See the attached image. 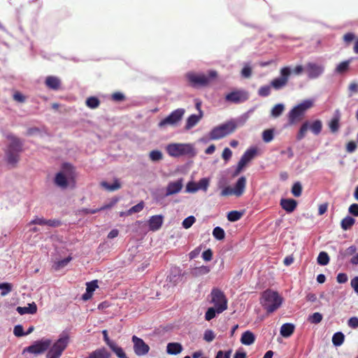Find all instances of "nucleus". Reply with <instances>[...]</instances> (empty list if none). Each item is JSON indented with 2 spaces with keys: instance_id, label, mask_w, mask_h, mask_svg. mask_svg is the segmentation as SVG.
<instances>
[{
  "instance_id": "nucleus-1",
  "label": "nucleus",
  "mask_w": 358,
  "mask_h": 358,
  "mask_svg": "<svg viewBox=\"0 0 358 358\" xmlns=\"http://www.w3.org/2000/svg\"><path fill=\"white\" fill-rule=\"evenodd\" d=\"M282 301V298L277 292L267 289L262 293L260 303L267 313L270 314L280 307Z\"/></svg>"
},
{
  "instance_id": "nucleus-2",
  "label": "nucleus",
  "mask_w": 358,
  "mask_h": 358,
  "mask_svg": "<svg viewBox=\"0 0 358 358\" xmlns=\"http://www.w3.org/2000/svg\"><path fill=\"white\" fill-rule=\"evenodd\" d=\"M7 138L10 141L6 151L7 162L8 164L15 166L20 161V153L23 151L22 142L13 135H8Z\"/></svg>"
},
{
  "instance_id": "nucleus-3",
  "label": "nucleus",
  "mask_w": 358,
  "mask_h": 358,
  "mask_svg": "<svg viewBox=\"0 0 358 358\" xmlns=\"http://www.w3.org/2000/svg\"><path fill=\"white\" fill-rule=\"evenodd\" d=\"M70 342V337L66 333H63L59 338L48 348L45 358H60L63 352Z\"/></svg>"
},
{
  "instance_id": "nucleus-4",
  "label": "nucleus",
  "mask_w": 358,
  "mask_h": 358,
  "mask_svg": "<svg viewBox=\"0 0 358 358\" xmlns=\"http://www.w3.org/2000/svg\"><path fill=\"white\" fill-rule=\"evenodd\" d=\"M237 127L236 122L233 120L228 121L217 127H214L209 133V138L211 140H218L234 132Z\"/></svg>"
},
{
  "instance_id": "nucleus-5",
  "label": "nucleus",
  "mask_w": 358,
  "mask_h": 358,
  "mask_svg": "<svg viewBox=\"0 0 358 358\" xmlns=\"http://www.w3.org/2000/svg\"><path fill=\"white\" fill-rule=\"evenodd\" d=\"M187 79L192 87H204L208 85L210 82L217 77V72L210 71L208 75L196 74L194 73H188L186 75Z\"/></svg>"
},
{
  "instance_id": "nucleus-6",
  "label": "nucleus",
  "mask_w": 358,
  "mask_h": 358,
  "mask_svg": "<svg viewBox=\"0 0 358 358\" xmlns=\"http://www.w3.org/2000/svg\"><path fill=\"white\" fill-rule=\"evenodd\" d=\"M74 175V167L70 164L64 163L62 165V171L55 176V183L59 187L66 188L68 186V179L73 178Z\"/></svg>"
},
{
  "instance_id": "nucleus-7",
  "label": "nucleus",
  "mask_w": 358,
  "mask_h": 358,
  "mask_svg": "<svg viewBox=\"0 0 358 358\" xmlns=\"http://www.w3.org/2000/svg\"><path fill=\"white\" fill-rule=\"evenodd\" d=\"M313 106L311 100H305L293 108L289 113L288 119L290 124H296L301 121L305 112Z\"/></svg>"
},
{
  "instance_id": "nucleus-8",
  "label": "nucleus",
  "mask_w": 358,
  "mask_h": 358,
  "mask_svg": "<svg viewBox=\"0 0 358 358\" xmlns=\"http://www.w3.org/2000/svg\"><path fill=\"white\" fill-rule=\"evenodd\" d=\"M167 153L174 157L184 155H194V148L190 144L171 143L166 147Z\"/></svg>"
},
{
  "instance_id": "nucleus-9",
  "label": "nucleus",
  "mask_w": 358,
  "mask_h": 358,
  "mask_svg": "<svg viewBox=\"0 0 358 358\" xmlns=\"http://www.w3.org/2000/svg\"><path fill=\"white\" fill-rule=\"evenodd\" d=\"M210 303L217 308V314H220L227 309V299L224 293L219 288L214 287L210 292Z\"/></svg>"
},
{
  "instance_id": "nucleus-10",
  "label": "nucleus",
  "mask_w": 358,
  "mask_h": 358,
  "mask_svg": "<svg viewBox=\"0 0 358 358\" xmlns=\"http://www.w3.org/2000/svg\"><path fill=\"white\" fill-rule=\"evenodd\" d=\"M185 110L184 108H177L173 110L167 117L162 120L158 126L159 128H164L167 126H176L182 120Z\"/></svg>"
},
{
  "instance_id": "nucleus-11",
  "label": "nucleus",
  "mask_w": 358,
  "mask_h": 358,
  "mask_svg": "<svg viewBox=\"0 0 358 358\" xmlns=\"http://www.w3.org/2000/svg\"><path fill=\"white\" fill-rule=\"evenodd\" d=\"M52 345V341L49 338H42L40 341H35L32 345L25 348L22 354L26 352L34 354L35 355H41L46 352Z\"/></svg>"
},
{
  "instance_id": "nucleus-12",
  "label": "nucleus",
  "mask_w": 358,
  "mask_h": 358,
  "mask_svg": "<svg viewBox=\"0 0 358 358\" xmlns=\"http://www.w3.org/2000/svg\"><path fill=\"white\" fill-rule=\"evenodd\" d=\"M291 73L292 71L289 67L285 66L282 68L280 71V76L272 80L271 86L276 90L283 88L287 85Z\"/></svg>"
},
{
  "instance_id": "nucleus-13",
  "label": "nucleus",
  "mask_w": 358,
  "mask_h": 358,
  "mask_svg": "<svg viewBox=\"0 0 358 358\" xmlns=\"http://www.w3.org/2000/svg\"><path fill=\"white\" fill-rule=\"evenodd\" d=\"M305 71L308 78L315 79L320 77L324 71V67L322 64L314 62H308L305 66Z\"/></svg>"
},
{
  "instance_id": "nucleus-14",
  "label": "nucleus",
  "mask_w": 358,
  "mask_h": 358,
  "mask_svg": "<svg viewBox=\"0 0 358 358\" xmlns=\"http://www.w3.org/2000/svg\"><path fill=\"white\" fill-rule=\"evenodd\" d=\"M257 155L256 148H250L247 150L242 155L239 160L234 175H238L248 163H249Z\"/></svg>"
},
{
  "instance_id": "nucleus-15",
  "label": "nucleus",
  "mask_w": 358,
  "mask_h": 358,
  "mask_svg": "<svg viewBox=\"0 0 358 358\" xmlns=\"http://www.w3.org/2000/svg\"><path fill=\"white\" fill-rule=\"evenodd\" d=\"M132 342L134 343V350L138 356H143L146 355L149 350L150 347L144 341L136 336H132Z\"/></svg>"
},
{
  "instance_id": "nucleus-16",
  "label": "nucleus",
  "mask_w": 358,
  "mask_h": 358,
  "mask_svg": "<svg viewBox=\"0 0 358 358\" xmlns=\"http://www.w3.org/2000/svg\"><path fill=\"white\" fill-rule=\"evenodd\" d=\"M249 98V94L244 90L233 91L226 95L225 99L227 101L232 103H241L247 101Z\"/></svg>"
},
{
  "instance_id": "nucleus-17",
  "label": "nucleus",
  "mask_w": 358,
  "mask_h": 358,
  "mask_svg": "<svg viewBox=\"0 0 358 358\" xmlns=\"http://www.w3.org/2000/svg\"><path fill=\"white\" fill-rule=\"evenodd\" d=\"M341 114L338 109L336 110L332 118L328 123L329 128L331 133L336 134L340 129Z\"/></svg>"
},
{
  "instance_id": "nucleus-18",
  "label": "nucleus",
  "mask_w": 358,
  "mask_h": 358,
  "mask_svg": "<svg viewBox=\"0 0 358 358\" xmlns=\"http://www.w3.org/2000/svg\"><path fill=\"white\" fill-rule=\"evenodd\" d=\"M182 179L170 182L166 187V196H170L180 192L182 188Z\"/></svg>"
},
{
  "instance_id": "nucleus-19",
  "label": "nucleus",
  "mask_w": 358,
  "mask_h": 358,
  "mask_svg": "<svg viewBox=\"0 0 358 358\" xmlns=\"http://www.w3.org/2000/svg\"><path fill=\"white\" fill-rule=\"evenodd\" d=\"M164 217L162 215L151 216L148 220L150 230L155 231L159 230L163 224Z\"/></svg>"
},
{
  "instance_id": "nucleus-20",
  "label": "nucleus",
  "mask_w": 358,
  "mask_h": 358,
  "mask_svg": "<svg viewBox=\"0 0 358 358\" xmlns=\"http://www.w3.org/2000/svg\"><path fill=\"white\" fill-rule=\"evenodd\" d=\"M246 187V178L245 176H241L239 178L236 182L234 189V195L237 197H239L243 194L245 192Z\"/></svg>"
},
{
  "instance_id": "nucleus-21",
  "label": "nucleus",
  "mask_w": 358,
  "mask_h": 358,
  "mask_svg": "<svg viewBox=\"0 0 358 358\" xmlns=\"http://www.w3.org/2000/svg\"><path fill=\"white\" fill-rule=\"evenodd\" d=\"M45 84L48 88L57 91L61 89L62 82L59 78L49 76L45 78Z\"/></svg>"
},
{
  "instance_id": "nucleus-22",
  "label": "nucleus",
  "mask_w": 358,
  "mask_h": 358,
  "mask_svg": "<svg viewBox=\"0 0 358 358\" xmlns=\"http://www.w3.org/2000/svg\"><path fill=\"white\" fill-rule=\"evenodd\" d=\"M280 206L286 212L292 213L297 206V202L293 199H282Z\"/></svg>"
},
{
  "instance_id": "nucleus-23",
  "label": "nucleus",
  "mask_w": 358,
  "mask_h": 358,
  "mask_svg": "<svg viewBox=\"0 0 358 358\" xmlns=\"http://www.w3.org/2000/svg\"><path fill=\"white\" fill-rule=\"evenodd\" d=\"M295 327L292 323L283 324L280 327V334L282 337L288 338L291 336L294 331Z\"/></svg>"
},
{
  "instance_id": "nucleus-24",
  "label": "nucleus",
  "mask_w": 358,
  "mask_h": 358,
  "mask_svg": "<svg viewBox=\"0 0 358 358\" xmlns=\"http://www.w3.org/2000/svg\"><path fill=\"white\" fill-rule=\"evenodd\" d=\"M202 117V115H191L189 116L186 120V124L185 126V130H189L192 127H194L195 125L198 124V122L200 121L201 118Z\"/></svg>"
},
{
  "instance_id": "nucleus-25",
  "label": "nucleus",
  "mask_w": 358,
  "mask_h": 358,
  "mask_svg": "<svg viewBox=\"0 0 358 358\" xmlns=\"http://www.w3.org/2000/svg\"><path fill=\"white\" fill-rule=\"evenodd\" d=\"M110 353L104 348L97 349L90 354L87 358H110Z\"/></svg>"
},
{
  "instance_id": "nucleus-26",
  "label": "nucleus",
  "mask_w": 358,
  "mask_h": 358,
  "mask_svg": "<svg viewBox=\"0 0 358 358\" xmlns=\"http://www.w3.org/2000/svg\"><path fill=\"white\" fill-rule=\"evenodd\" d=\"M343 38L346 45H349L352 41L355 39L353 50L355 53L358 54V37L356 38L355 34L352 32H348L344 34Z\"/></svg>"
},
{
  "instance_id": "nucleus-27",
  "label": "nucleus",
  "mask_w": 358,
  "mask_h": 358,
  "mask_svg": "<svg viewBox=\"0 0 358 358\" xmlns=\"http://www.w3.org/2000/svg\"><path fill=\"white\" fill-rule=\"evenodd\" d=\"M255 341V336L254 334L250 331H245L241 338V342L243 345H250Z\"/></svg>"
},
{
  "instance_id": "nucleus-28",
  "label": "nucleus",
  "mask_w": 358,
  "mask_h": 358,
  "mask_svg": "<svg viewBox=\"0 0 358 358\" xmlns=\"http://www.w3.org/2000/svg\"><path fill=\"white\" fill-rule=\"evenodd\" d=\"M182 350V346L179 343H169L166 347V351L170 355H178Z\"/></svg>"
},
{
  "instance_id": "nucleus-29",
  "label": "nucleus",
  "mask_w": 358,
  "mask_h": 358,
  "mask_svg": "<svg viewBox=\"0 0 358 358\" xmlns=\"http://www.w3.org/2000/svg\"><path fill=\"white\" fill-rule=\"evenodd\" d=\"M101 185L102 187H103L104 189L109 192H114L121 188V184L118 179H115L112 185L109 184L106 181H103L101 182Z\"/></svg>"
},
{
  "instance_id": "nucleus-30",
  "label": "nucleus",
  "mask_w": 358,
  "mask_h": 358,
  "mask_svg": "<svg viewBox=\"0 0 358 358\" xmlns=\"http://www.w3.org/2000/svg\"><path fill=\"white\" fill-rule=\"evenodd\" d=\"M17 311L20 315H24L26 313L34 314V313H36L37 307L34 303H29L28 307H20V306L17 307Z\"/></svg>"
},
{
  "instance_id": "nucleus-31",
  "label": "nucleus",
  "mask_w": 358,
  "mask_h": 358,
  "mask_svg": "<svg viewBox=\"0 0 358 358\" xmlns=\"http://www.w3.org/2000/svg\"><path fill=\"white\" fill-rule=\"evenodd\" d=\"M111 350L116 355V356L119 358H128L124 350L118 346L115 343H111V345L109 346Z\"/></svg>"
},
{
  "instance_id": "nucleus-32",
  "label": "nucleus",
  "mask_w": 358,
  "mask_h": 358,
  "mask_svg": "<svg viewBox=\"0 0 358 358\" xmlns=\"http://www.w3.org/2000/svg\"><path fill=\"white\" fill-rule=\"evenodd\" d=\"M309 125L310 122L308 121H306L305 122L303 123L296 135V138L298 141H301L306 136V133L309 129Z\"/></svg>"
},
{
  "instance_id": "nucleus-33",
  "label": "nucleus",
  "mask_w": 358,
  "mask_h": 358,
  "mask_svg": "<svg viewBox=\"0 0 358 358\" xmlns=\"http://www.w3.org/2000/svg\"><path fill=\"white\" fill-rule=\"evenodd\" d=\"M309 129L315 135H318L320 134L322 129V123L321 120H315L311 124L309 125Z\"/></svg>"
},
{
  "instance_id": "nucleus-34",
  "label": "nucleus",
  "mask_w": 358,
  "mask_h": 358,
  "mask_svg": "<svg viewBox=\"0 0 358 358\" xmlns=\"http://www.w3.org/2000/svg\"><path fill=\"white\" fill-rule=\"evenodd\" d=\"M355 220L350 217V216H346L341 220V228L343 230H348L355 224Z\"/></svg>"
},
{
  "instance_id": "nucleus-35",
  "label": "nucleus",
  "mask_w": 358,
  "mask_h": 358,
  "mask_svg": "<svg viewBox=\"0 0 358 358\" xmlns=\"http://www.w3.org/2000/svg\"><path fill=\"white\" fill-rule=\"evenodd\" d=\"M351 59L345 60L341 62L336 68L338 73L343 74L348 71Z\"/></svg>"
},
{
  "instance_id": "nucleus-36",
  "label": "nucleus",
  "mask_w": 358,
  "mask_h": 358,
  "mask_svg": "<svg viewBox=\"0 0 358 358\" xmlns=\"http://www.w3.org/2000/svg\"><path fill=\"white\" fill-rule=\"evenodd\" d=\"M345 340V336L342 332H336L332 337V343L335 346L341 345Z\"/></svg>"
},
{
  "instance_id": "nucleus-37",
  "label": "nucleus",
  "mask_w": 358,
  "mask_h": 358,
  "mask_svg": "<svg viewBox=\"0 0 358 358\" xmlns=\"http://www.w3.org/2000/svg\"><path fill=\"white\" fill-rule=\"evenodd\" d=\"M86 105L87 107L92 109L96 108L100 105V101L95 96H90L86 100Z\"/></svg>"
},
{
  "instance_id": "nucleus-38",
  "label": "nucleus",
  "mask_w": 358,
  "mask_h": 358,
  "mask_svg": "<svg viewBox=\"0 0 358 358\" xmlns=\"http://www.w3.org/2000/svg\"><path fill=\"white\" fill-rule=\"evenodd\" d=\"M317 261L320 265L326 266L329 262V257L326 252H320Z\"/></svg>"
},
{
  "instance_id": "nucleus-39",
  "label": "nucleus",
  "mask_w": 358,
  "mask_h": 358,
  "mask_svg": "<svg viewBox=\"0 0 358 358\" xmlns=\"http://www.w3.org/2000/svg\"><path fill=\"white\" fill-rule=\"evenodd\" d=\"M117 200L114 201H112L110 202L109 204H107V205H104L103 206H101V208H95V209H85L84 210V212L85 213H90V214H94L97 212H99L101 210H103L105 209H108V208H111L112 206H113L115 205V203H116Z\"/></svg>"
},
{
  "instance_id": "nucleus-40",
  "label": "nucleus",
  "mask_w": 358,
  "mask_h": 358,
  "mask_svg": "<svg viewBox=\"0 0 358 358\" xmlns=\"http://www.w3.org/2000/svg\"><path fill=\"white\" fill-rule=\"evenodd\" d=\"M213 236L217 240H223L225 237V232L220 227H216L213 230Z\"/></svg>"
},
{
  "instance_id": "nucleus-41",
  "label": "nucleus",
  "mask_w": 358,
  "mask_h": 358,
  "mask_svg": "<svg viewBox=\"0 0 358 358\" xmlns=\"http://www.w3.org/2000/svg\"><path fill=\"white\" fill-rule=\"evenodd\" d=\"M196 184L198 190L201 189L206 192L210 185V179L208 178H203L199 180Z\"/></svg>"
},
{
  "instance_id": "nucleus-42",
  "label": "nucleus",
  "mask_w": 358,
  "mask_h": 358,
  "mask_svg": "<svg viewBox=\"0 0 358 358\" xmlns=\"http://www.w3.org/2000/svg\"><path fill=\"white\" fill-rule=\"evenodd\" d=\"M243 215V213L237 210H231L227 214V219L230 222H236L239 220Z\"/></svg>"
},
{
  "instance_id": "nucleus-43",
  "label": "nucleus",
  "mask_w": 358,
  "mask_h": 358,
  "mask_svg": "<svg viewBox=\"0 0 358 358\" xmlns=\"http://www.w3.org/2000/svg\"><path fill=\"white\" fill-rule=\"evenodd\" d=\"M13 285L8 282L0 283L1 296H4L11 292Z\"/></svg>"
},
{
  "instance_id": "nucleus-44",
  "label": "nucleus",
  "mask_w": 358,
  "mask_h": 358,
  "mask_svg": "<svg viewBox=\"0 0 358 358\" xmlns=\"http://www.w3.org/2000/svg\"><path fill=\"white\" fill-rule=\"evenodd\" d=\"M285 109L284 105L282 103H278L273 106L271 110V115L277 117L280 116Z\"/></svg>"
},
{
  "instance_id": "nucleus-45",
  "label": "nucleus",
  "mask_w": 358,
  "mask_h": 358,
  "mask_svg": "<svg viewBox=\"0 0 358 358\" xmlns=\"http://www.w3.org/2000/svg\"><path fill=\"white\" fill-rule=\"evenodd\" d=\"M71 257H68L62 260L57 261L55 263L54 268L55 270H59L64 267H65L71 260Z\"/></svg>"
},
{
  "instance_id": "nucleus-46",
  "label": "nucleus",
  "mask_w": 358,
  "mask_h": 358,
  "mask_svg": "<svg viewBox=\"0 0 358 358\" xmlns=\"http://www.w3.org/2000/svg\"><path fill=\"white\" fill-rule=\"evenodd\" d=\"M144 202L143 201H141L139 202L138 204L134 206L133 207H131L127 213L126 214L127 215H130L133 213H139L141 212L143 208H144Z\"/></svg>"
},
{
  "instance_id": "nucleus-47",
  "label": "nucleus",
  "mask_w": 358,
  "mask_h": 358,
  "mask_svg": "<svg viewBox=\"0 0 358 358\" xmlns=\"http://www.w3.org/2000/svg\"><path fill=\"white\" fill-rule=\"evenodd\" d=\"M292 193L296 196L299 197L302 193V185L299 182H296L292 187Z\"/></svg>"
},
{
  "instance_id": "nucleus-48",
  "label": "nucleus",
  "mask_w": 358,
  "mask_h": 358,
  "mask_svg": "<svg viewBox=\"0 0 358 358\" xmlns=\"http://www.w3.org/2000/svg\"><path fill=\"white\" fill-rule=\"evenodd\" d=\"M271 85H264L259 87L258 90V94L260 96L266 97L271 94Z\"/></svg>"
},
{
  "instance_id": "nucleus-49",
  "label": "nucleus",
  "mask_w": 358,
  "mask_h": 358,
  "mask_svg": "<svg viewBox=\"0 0 358 358\" xmlns=\"http://www.w3.org/2000/svg\"><path fill=\"white\" fill-rule=\"evenodd\" d=\"M216 313H217V308L215 306L210 307L206 312L205 319L207 321H210L215 317Z\"/></svg>"
},
{
  "instance_id": "nucleus-50",
  "label": "nucleus",
  "mask_w": 358,
  "mask_h": 358,
  "mask_svg": "<svg viewBox=\"0 0 358 358\" xmlns=\"http://www.w3.org/2000/svg\"><path fill=\"white\" fill-rule=\"evenodd\" d=\"M150 159L153 162H157L163 158V155L159 150H152L149 155Z\"/></svg>"
},
{
  "instance_id": "nucleus-51",
  "label": "nucleus",
  "mask_w": 358,
  "mask_h": 358,
  "mask_svg": "<svg viewBox=\"0 0 358 358\" xmlns=\"http://www.w3.org/2000/svg\"><path fill=\"white\" fill-rule=\"evenodd\" d=\"M322 315L320 313H314L308 317V321L312 324H318L322 320Z\"/></svg>"
},
{
  "instance_id": "nucleus-52",
  "label": "nucleus",
  "mask_w": 358,
  "mask_h": 358,
  "mask_svg": "<svg viewBox=\"0 0 358 358\" xmlns=\"http://www.w3.org/2000/svg\"><path fill=\"white\" fill-rule=\"evenodd\" d=\"M263 141L269 143L273 139V131L272 129H266L262 134Z\"/></svg>"
},
{
  "instance_id": "nucleus-53",
  "label": "nucleus",
  "mask_w": 358,
  "mask_h": 358,
  "mask_svg": "<svg viewBox=\"0 0 358 358\" xmlns=\"http://www.w3.org/2000/svg\"><path fill=\"white\" fill-rule=\"evenodd\" d=\"M196 221V219L194 216L191 215V216H189L187 217H186L183 221H182V227L185 228V229H189L190 228L193 224Z\"/></svg>"
},
{
  "instance_id": "nucleus-54",
  "label": "nucleus",
  "mask_w": 358,
  "mask_h": 358,
  "mask_svg": "<svg viewBox=\"0 0 358 358\" xmlns=\"http://www.w3.org/2000/svg\"><path fill=\"white\" fill-rule=\"evenodd\" d=\"M125 99L124 94L120 92H115L111 95V99L116 102L123 101Z\"/></svg>"
},
{
  "instance_id": "nucleus-55",
  "label": "nucleus",
  "mask_w": 358,
  "mask_h": 358,
  "mask_svg": "<svg viewBox=\"0 0 358 358\" xmlns=\"http://www.w3.org/2000/svg\"><path fill=\"white\" fill-rule=\"evenodd\" d=\"M86 291L89 293H93L94 290L98 287L97 280H92L91 282H87L86 284Z\"/></svg>"
},
{
  "instance_id": "nucleus-56",
  "label": "nucleus",
  "mask_w": 358,
  "mask_h": 358,
  "mask_svg": "<svg viewBox=\"0 0 358 358\" xmlns=\"http://www.w3.org/2000/svg\"><path fill=\"white\" fill-rule=\"evenodd\" d=\"M215 337V335L214 332L210 329H208L204 332L203 339L207 342L213 341L214 340Z\"/></svg>"
},
{
  "instance_id": "nucleus-57",
  "label": "nucleus",
  "mask_w": 358,
  "mask_h": 358,
  "mask_svg": "<svg viewBox=\"0 0 358 358\" xmlns=\"http://www.w3.org/2000/svg\"><path fill=\"white\" fill-rule=\"evenodd\" d=\"M198 191L197 184L193 181L189 182L186 185V192H196Z\"/></svg>"
},
{
  "instance_id": "nucleus-58",
  "label": "nucleus",
  "mask_w": 358,
  "mask_h": 358,
  "mask_svg": "<svg viewBox=\"0 0 358 358\" xmlns=\"http://www.w3.org/2000/svg\"><path fill=\"white\" fill-rule=\"evenodd\" d=\"M210 272V268L208 266H202L194 269L195 275H205Z\"/></svg>"
},
{
  "instance_id": "nucleus-59",
  "label": "nucleus",
  "mask_w": 358,
  "mask_h": 358,
  "mask_svg": "<svg viewBox=\"0 0 358 358\" xmlns=\"http://www.w3.org/2000/svg\"><path fill=\"white\" fill-rule=\"evenodd\" d=\"M13 334L17 337L25 336V332H24L23 327L20 324L16 325L14 327Z\"/></svg>"
},
{
  "instance_id": "nucleus-60",
  "label": "nucleus",
  "mask_w": 358,
  "mask_h": 358,
  "mask_svg": "<svg viewBox=\"0 0 358 358\" xmlns=\"http://www.w3.org/2000/svg\"><path fill=\"white\" fill-rule=\"evenodd\" d=\"M252 75V69L249 65H245L241 70V76L243 78H248Z\"/></svg>"
},
{
  "instance_id": "nucleus-61",
  "label": "nucleus",
  "mask_w": 358,
  "mask_h": 358,
  "mask_svg": "<svg viewBox=\"0 0 358 358\" xmlns=\"http://www.w3.org/2000/svg\"><path fill=\"white\" fill-rule=\"evenodd\" d=\"M348 90L350 96L354 94H357L358 92V84L355 82L350 83L348 86Z\"/></svg>"
},
{
  "instance_id": "nucleus-62",
  "label": "nucleus",
  "mask_w": 358,
  "mask_h": 358,
  "mask_svg": "<svg viewBox=\"0 0 358 358\" xmlns=\"http://www.w3.org/2000/svg\"><path fill=\"white\" fill-rule=\"evenodd\" d=\"M232 156V152L229 148H225L222 152V157L226 162L229 161Z\"/></svg>"
},
{
  "instance_id": "nucleus-63",
  "label": "nucleus",
  "mask_w": 358,
  "mask_h": 358,
  "mask_svg": "<svg viewBox=\"0 0 358 358\" xmlns=\"http://www.w3.org/2000/svg\"><path fill=\"white\" fill-rule=\"evenodd\" d=\"M348 324L350 327L352 329L358 328V317H352L348 321Z\"/></svg>"
},
{
  "instance_id": "nucleus-64",
  "label": "nucleus",
  "mask_w": 358,
  "mask_h": 358,
  "mask_svg": "<svg viewBox=\"0 0 358 358\" xmlns=\"http://www.w3.org/2000/svg\"><path fill=\"white\" fill-rule=\"evenodd\" d=\"M231 353V350H229L224 352L222 350H220L217 352L215 358H230Z\"/></svg>"
}]
</instances>
